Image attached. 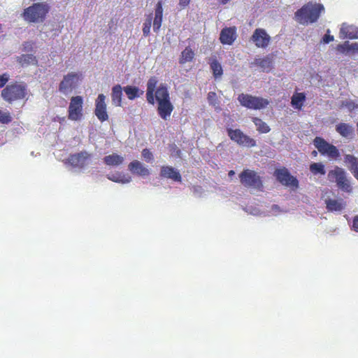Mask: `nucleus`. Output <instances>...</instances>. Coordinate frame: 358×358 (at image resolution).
Masks as SVG:
<instances>
[{
    "label": "nucleus",
    "instance_id": "1",
    "mask_svg": "<svg viewBox=\"0 0 358 358\" xmlns=\"http://www.w3.org/2000/svg\"><path fill=\"white\" fill-rule=\"evenodd\" d=\"M157 80L151 77L146 84V101L152 105L157 103V112L158 115L164 120H167L174 110V106L170 100L168 87L164 84L156 87Z\"/></svg>",
    "mask_w": 358,
    "mask_h": 358
},
{
    "label": "nucleus",
    "instance_id": "2",
    "mask_svg": "<svg viewBox=\"0 0 358 358\" xmlns=\"http://www.w3.org/2000/svg\"><path fill=\"white\" fill-rule=\"evenodd\" d=\"M323 10L324 6L322 4L310 2L298 10L294 13V17L300 24H312L318 20Z\"/></svg>",
    "mask_w": 358,
    "mask_h": 358
},
{
    "label": "nucleus",
    "instance_id": "3",
    "mask_svg": "<svg viewBox=\"0 0 358 358\" xmlns=\"http://www.w3.org/2000/svg\"><path fill=\"white\" fill-rule=\"evenodd\" d=\"M50 6L46 2L34 3L31 6L24 8L22 17L29 23H42L50 13Z\"/></svg>",
    "mask_w": 358,
    "mask_h": 358
},
{
    "label": "nucleus",
    "instance_id": "4",
    "mask_svg": "<svg viewBox=\"0 0 358 358\" xmlns=\"http://www.w3.org/2000/svg\"><path fill=\"white\" fill-rule=\"evenodd\" d=\"M1 95L4 101L11 103L27 97V87L24 83L15 81L5 86Z\"/></svg>",
    "mask_w": 358,
    "mask_h": 358
},
{
    "label": "nucleus",
    "instance_id": "5",
    "mask_svg": "<svg viewBox=\"0 0 358 358\" xmlns=\"http://www.w3.org/2000/svg\"><path fill=\"white\" fill-rule=\"evenodd\" d=\"M238 178L241 184L245 187L259 190H262L263 188L261 177L253 170L249 169H244L242 173H239Z\"/></svg>",
    "mask_w": 358,
    "mask_h": 358
},
{
    "label": "nucleus",
    "instance_id": "6",
    "mask_svg": "<svg viewBox=\"0 0 358 358\" xmlns=\"http://www.w3.org/2000/svg\"><path fill=\"white\" fill-rule=\"evenodd\" d=\"M81 80L82 74L80 73L71 72L64 75L59 84V92L65 95L69 94L77 88Z\"/></svg>",
    "mask_w": 358,
    "mask_h": 358
},
{
    "label": "nucleus",
    "instance_id": "7",
    "mask_svg": "<svg viewBox=\"0 0 358 358\" xmlns=\"http://www.w3.org/2000/svg\"><path fill=\"white\" fill-rule=\"evenodd\" d=\"M238 101L241 106L250 109L260 110L266 108L269 101L261 96H253L248 94H241Z\"/></svg>",
    "mask_w": 358,
    "mask_h": 358
},
{
    "label": "nucleus",
    "instance_id": "8",
    "mask_svg": "<svg viewBox=\"0 0 358 358\" xmlns=\"http://www.w3.org/2000/svg\"><path fill=\"white\" fill-rule=\"evenodd\" d=\"M230 140L234 141L239 146L252 148L256 146V141L248 135L244 134L241 129H227Z\"/></svg>",
    "mask_w": 358,
    "mask_h": 358
},
{
    "label": "nucleus",
    "instance_id": "9",
    "mask_svg": "<svg viewBox=\"0 0 358 358\" xmlns=\"http://www.w3.org/2000/svg\"><path fill=\"white\" fill-rule=\"evenodd\" d=\"M313 145L316 147L317 151L323 156L331 159H337L340 157V152L336 147L329 144L322 137L317 136L313 140Z\"/></svg>",
    "mask_w": 358,
    "mask_h": 358
},
{
    "label": "nucleus",
    "instance_id": "10",
    "mask_svg": "<svg viewBox=\"0 0 358 358\" xmlns=\"http://www.w3.org/2000/svg\"><path fill=\"white\" fill-rule=\"evenodd\" d=\"M68 118L72 121L80 120L83 117V96H71L68 110Z\"/></svg>",
    "mask_w": 358,
    "mask_h": 358
},
{
    "label": "nucleus",
    "instance_id": "11",
    "mask_svg": "<svg viewBox=\"0 0 358 358\" xmlns=\"http://www.w3.org/2000/svg\"><path fill=\"white\" fill-rule=\"evenodd\" d=\"M274 176L282 185L285 186H292L296 188L299 186V181L297 178L293 177L285 168L275 169Z\"/></svg>",
    "mask_w": 358,
    "mask_h": 358
},
{
    "label": "nucleus",
    "instance_id": "12",
    "mask_svg": "<svg viewBox=\"0 0 358 358\" xmlns=\"http://www.w3.org/2000/svg\"><path fill=\"white\" fill-rule=\"evenodd\" d=\"M251 41L256 47L266 48L268 46L271 41V37L266 31L262 28H257L254 31L251 36Z\"/></svg>",
    "mask_w": 358,
    "mask_h": 358
},
{
    "label": "nucleus",
    "instance_id": "13",
    "mask_svg": "<svg viewBox=\"0 0 358 358\" xmlns=\"http://www.w3.org/2000/svg\"><path fill=\"white\" fill-rule=\"evenodd\" d=\"M94 114L101 122L108 120V115L106 110V96L100 94L95 101Z\"/></svg>",
    "mask_w": 358,
    "mask_h": 358
},
{
    "label": "nucleus",
    "instance_id": "14",
    "mask_svg": "<svg viewBox=\"0 0 358 358\" xmlns=\"http://www.w3.org/2000/svg\"><path fill=\"white\" fill-rule=\"evenodd\" d=\"M90 155L87 151H81L73 155H71L68 158V162L71 166L78 169H83L90 159Z\"/></svg>",
    "mask_w": 358,
    "mask_h": 358
},
{
    "label": "nucleus",
    "instance_id": "15",
    "mask_svg": "<svg viewBox=\"0 0 358 358\" xmlns=\"http://www.w3.org/2000/svg\"><path fill=\"white\" fill-rule=\"evenodd\" d=\"M237 37L236 27H225L220 34V42L223 45H231L233 44Z\"/></svg>",
    "mask_w": 358,
    "mask_h": 358
},
{
    "label": "nucleus",
    "instance_id": "16",
    "mask_svg": "<svg viewBox=\"0 0 358 358\" xmlns=\"http://www.w3.org/2000/svg\"><path fill=\"white\" fill-rule=\"evenodd\" d=\"M160 176L163 178H169L175 182H180L182 181L180 173L172 166H163L161 168Z\"/></svg>",
    "mask_w": 358,
    "mask_h": 358
},
{
    "label": "nucleus",
    "instance_id": "17",
    "mask_svg": "<svg viewBox=\"0 0 358 358\" xmlns=\"http://www.w3.org/2000/svg\"><path fill=\"white\" fill-rule=\"evenodd\" d=\"M252 66L259 67L262 71L268 73L273 69V59L269 56L255 58L254 62L251 63Z\"/></svg>",
    "mask_w": 358,
    "mask_h": 358
},
{
    "label": "nucleus",
    "instance_id": "18",
    "mask_svg": "<svg viewBox=\"0 0 358 358\" xmlns=\"http://www.w3.org/2000/svg\"><path fill=\"white\" fill-rule=\"evenodd\" d=\"M340 38L356 39L358 38V29L353 25L343 24L340 29Z\"/></svg>",
    "mask_w": 358,
    "mask_h": 358
},
{
    "label": "nucleus",
    "instance_id": "19",
    "mask_svg": "<svg viewBox=\"0 0 358 358\" xmlns=\"http://www.w3.org/2000/svg\"><path fill=\"white\" fill-rule=\"evenodd\" d=\"M324 203L329 212H341L346 206V202L342 199H325Z\"/></svg>",
    "mask_w": 358,
    "mask_h": 358
},
{
    "label": "nucleus",
    "instance_id": "20",
    "mask_svg": "<svg viewBox=\"0 0 358 358\" xmlns=\"http://www.w3.org/2000/svg\"><path fill=\"white\" fill-rule=\"evenodd\" d=\"M129 170L133 174H136L140 176H149L150 171L147 169L143 163L139 162L138 160H134L129 164Z\"/></svg>",
    "mask_w": 358,
    "mask_h": 358
},
{
    "label": "nucleus",
    "instance_id": "21",
    "mask_svg": "<svg viewBox=\"0 0 358 358\" xmlns=\"http://www.w3.org/2000/svg\"><path fill=\"white\" fill-rule=\"evenodd\" d=\"M343 162L345 163L355 178L358 180V159L352 155H346L343 157Z\"/></svg>",
    "mask_w": 358,
    "mask_h": 358
},
{
    "label": "nucleus",
    "instance_id": "22",
    "mask_svg": "<svg viewBox=\"0 0 358 358\" xmlns=\"http://www.w3.org/2000/svg\"><path fill=\"white\" fill-rule=\"evenodd\" d=\"M162 1H159L157 3L156 5L155 19L154 22H152V28H154V31L157 32L160 29L162 23Z\"/></svg>",
    "mask_w": 358,
    "mask_h": 358
},
{
    "label": "nucleus",
    "instance_id": "23",
    "mask_svg": "<svg viewBox=\"0 0 358 358\" xmlns=\"http://www.w3.org/2000/svg\"><path fill=\"white\" fill-rule=\"evenodd\" d=\"M328 178L330 180H334L336 184L347 180L346 174L341 168L336 167L331 170L328 173Z\"/></svg>",
    "mask_w": 358,
    "mask_h": 358
},
{
    "label": "nucleus",
    "instance_id": "24",
    "mask_svg": "<svg viewBox=\"0 0 358 358\" xmlns=\"http://www.w3.org/2000/svg\"><path fill=\"white\" fill-rule=\"evenodd\" d=\"M328 178L330 180H334L336 184L347 180L346 174L341 168L336 167L331 170L328 173Z\"/></svg>",
    "mask_w": 358,
    "mask_h": 358
},
{
    "label": "nucleus",
    "instance_id": "25",
    "mask_svg": "<svg viewBox=\"0 0 358 358\" xmlns=\"http://www.w3.org/2000/svg\"><path fill=\"white\" fill-rule=\"evenodd\" d=\"M103 163L109 166H117L124 163V157L113 153L103 158Z\"/></svg>",
    "mask_w": 358,
    "mask_h": 358
},
{
    "label": "nucleus",
    "instance_id": "26",
    "mask_svg": "<svg viewBox=\"0 0 358 358\" xmlns=\"http://www.w3.org/2000/svg\"><path fill=\"white\" fill-rule=\"evenodd\" d=\"M123 90L129 100H134L137 97H140L144 93L138 87L133 85H127L123 88Z\"/></svg>",
    "mask_w": 358,
    "mask_h": 358
},
{
    "label": "nucleus",
    "instance_id": "27",
    "mask_svg": "<svg viewBox=\"0 0 358 358\" xmlns=\"http://www.w3.org/2000/svg\"><path fill=\"white\" fill-rule=\"evenodd\" d=\"M106 177L109 180L121 184L129 183L131 180L130 176H126L120 172L108 174Z\"/></svg>",
    "mask_w": 358,
    "mask_h": 358
},
{
    "label": "nucleus",
    "instance_id": "28",
    "mask_svg": "<svg viewBox=\"0 0 358 358\" xmlns=\"http://www.w3.org/2000/svg\"><path fill=\"white\" fill-rule=\"evenodd\" d=\"M17 62L22 66H28L29 64L36 65L38 64L37 58L32 54H24L17 57Z\"/></svg>",
    "mask_w": 358,
    "mask_h": 358
},
{
    "label": "nucleus",
    "instance_id": "29",
    "mask_svg": "<svg viewBox=\"0 0 358 358\" xmlns=\"http://www.w3.org/2000/svg\"><path fill=\"white\" fill-rule=\"evenodd\" d=\"M122 88L120 85L113 87L112 89V101L115 106H121L122 104Z\"/></svg>",
    "mask_w": 358,
    "mask_h": 358
},
{
    "label": "nucleus",
    "instance_id": "30",
    "mask_svg": "<svg viewBox=\"0 0 358 358\" xmlns=\"http://www.w3.org/2000/svg\"><path fill=\"white\" fill-rule=\"evenodd\" d=\"M208 64H210V69L212 70L214 78H218L223 75L222 66L216 58H210Z\"/></svg>",
    "mask_w": 358,
    "mask_h": 358
},
{
    "label": "nucleus",
    "instance_id": "31",
    "mask_svg": "<svg viewBox=\"0 0 358 358\" xmlns=\"http://www.w3.org/2000/svg\"><path fill=\"white\" fill-rule=\"evenodd\" d=\"M194 57V52L191 47L187 46L185 50L181 52V55L179 59V63L186 64L193 60Z\"/></svg>",
    "mask_w": 358,
    "mask_h": 358
},
{
    "label": "nucleus",
    "instance_id": "32",
    "mask_svg": "<svg viewBox=\"0 0 358 358\" xmlns=\"http://www.w3.org/2000/svg\"><path fill=\"white\" fill-rule=\"evenodd\" d=\"M336 130L338 134L343 137H348L352 135L354 129L352 126L348 123H339L336 127Z\"/></svg>",
    "mask_w": 358,
    "mask_h": 358
},
{
    "label": "nucleus",
    "instance_id": "33",
    "mask_svg": "<svg viewBox=\"0 0 358 358\" xmlns=\"http://www.w3.org/2000/svg\"><path fill=\"white\" fill-rule=\"evenodd\" d=\"M305 100V94L303 92H297L292 96L291 103L294 108L301 109L303 106Z\"/></svg>",
    "mask_w": 358,
    "mask_h": 358
},
{
    "label": "nucleus",
    "instance_id": "34",
    "mask_svg": "<svg viewBox=\"0 0 358 358\" xmlns=\"http://www.w3.org/2000/svg\"><path fill=\"white\" fill-rule=\"evenodd\" d=\"M252 122L255 123L257 130L260 134H267L270 131V128L267 123L260 117H252Z\"/></svg>",
    "mask_w": 358,
    "mask_h": 358
},
{
    "label": "nucleus",
    "instance_id": "35",
    "mask_svg": "<svg viewBox=\"0 0 358 358\" xmlns=\"http://www.w3.org/2000/svg\"><path fill=\"white\" fill-rule=\"evenodd\" d=\"M310 171L313 175L321 174L324 176L325 174L324 166L321 162H313L310 165Z\"/></svg>",
    "mask_w": 358,
    "mask_h": 358
},
{
    "label": "nucleus",
    "instance_id": "36",
    "mask_svg": "<svg viewBox=\"0 0 358 358\" xmlns=\"http://www.w3.org/2000/svg\"><path fill=\"white\" fill-rule=\"evenodd\" d=\"M152 24V15L150 14L148 18L145 20L143 27V32L145 37H147L150 34V27Z\"/></svg>",
    "mask_w": 358,
    "mask_h": 358
},
{
    "label": "nucleus",
    "instance_id": "37",
    "mask_svg": "<svg viewBox=\"0 0 358 358\" xmlns=\"http://www.w3.org/2000/svg\"><path fill=\"white\" fill-rule=\"evenodd\" d=\"M12 116L9 112H3L0 110V123L9 124L12 122Z\"/></svg>",
    "mask_w": 358,
    "mask_h": 358
},
{
    "label": "nucleus",
    "instance_id": "38",
    "mask_svg": "<svg viewBox=\"0 0 358 358\" xmlns=\"http://www.w3.org/2000/svg\"><path fill=\"white\" fill-rule=\"evenodd\" d=\"M336 185H337L338 187H339L341 189H342L344 192L350 193V192H352V185L350 184L348 179L344 181H342L340 183H336Z\"/></svg>",
    "mask_w": 358,
    "mask_h": 358
},
{
    "label": "nucleus",
    "instance_id": "39",
    "mask_svg": "<svg viewBox=\"0 0 358 358\" xmlns=\"http://www.w3.org/2000/svg\"><path fill=\"white\" fill-rule=\"evenodd\" d=\"M208 102L210 103V105L215 106L217 103V94L215 92H210L207 95Z\"/></svg>",
    "mask_w": 358,
    "mask_h": 358
},
{
    "label": "nucleus",
    "instance_id": "40",
    "mask_svg": "<svg viewBox=\"0 0 358 358\" xmlns=\"http://www.w3.org/2000/svg\"><path fill=\"white\" fill-rule=\"evenodd\" d=\"M142 156L144 158L145 161L148 163L151 162L153 159L152 154L151 151L148 148L143 149V150L142 151Z\"/></svg>",
    "mask_w": 358,
    "mask_h": 358
},
{
    "label": "nucleus",
    "instance_id": "41",
    "mask_svg": "<svg viewBox=\"0 0 358 358\" xmlns=\"http://www.w3.org/2000/svg\"><path fill=\"white\" fill-rule=\"evenodd\" d=\"M348 41H344L343 43L337 45L336 49L342 53H347L348 52Z\"/></svg>",
    "mask_w": 358,
    "mask_h": 358
},
{
    "label": "nucleus",
    "instance_id": "42",
    "mask_svg": "<svg viewBox=\"0 0 358 358\" xmlns=\"http://www.w3.org/2000/svg\"><path fill=\"white\" fill-rule=\"evenodd\" d=\"M8 80L9 75L8 73L0 75V89L6 86Z\"/></svg>",
    "mask_w": 358,
    "mask_h": 358
},
{
    "label": "nucleus",
    "instance_id": "43",
    "mask_svg": "<svg viewBox=\"0 0 358 358\" xmlns=\"http://www.w3.org/2000/svg\"><path fill=\"white\" fill-rule=\"evenodd\" d=\"M329 30L327 31V34L323 36L322 41L324 43H329L334 41V36L329 34Z\"/></svg>",
    "mask_w": 358,
    "mask_h": 358
},
{
    "label": "nucleus",
    "instance_id": "44",
    "mask_svg": "<svg viewBox=\"0 0 358 358\" xmlns=\"http://www.w3.org/2000/svg\"><path fill=\"white\" fill-rule=\"evenodd\" d=\"M348 49V52L353 51V52H357L358 51V43H353L350 44L348 43V45L347 46Z\"/></svg>",
    "mask_w": 358,
    "mask_h": 358
},
{
    "label": "nucleus",
    "instance_id": "45",
    "mask_svg": "<svg viewBox=\"0 0 358 358\" xmlns=\"http://www.w3.org/2000/svg\"><path fill=\"white\" fill-rule=\"evenodd\" d=\"M352 229L355 232L358 233V215L355 216L353 218Z\"/></svg>",
    "mask_w": 358,
    "mask_h": 358
},
{
    "label": "nucleus",
    "instance_id": "46",
    "mask_svg": "<svg viewBox=\"0 0 358 358\" xmlns=\"http://www.w3.org/2000/svg\"><path fill=\"white\" fill-rule=\"evenodd\" d=\"M192 0H180L179 1V6L181 9H184L186 8L188 4L191 2Z\"/></svg>",
    "mask_w": 358,
    "mask_h": 358
},
{
    "label": "nucleus",
    "instance_id": "47",
    "mask_svg": "<svg viewBox=\"0 0 358 358\" xmlns=\"http://www.w3.org/2000/svg\"><path fill=\"white\" fill-rule=\"evenodd\" d=\"M234 175H235V171H233V170L229 171V177H232Z\"/></svg>",
    "mask_w": 358,
    "mask_h": 358
},
{
    "label": "nucleus",
    "instance_id": "48",
    "mask_svg": "<svg viewBox=\"0 0 358 358\" xmlns=\"http://www.w3.org/2000/svg\"><path fill=\"white\" fill-rule=\"evenodd\" d=\"M219 3H222V4H225L227 3V2L229 1V0H218Z\"/></svg>",
    "mask_w": 358,
    "mask_h": 358
},
{
    "label": "nucleus",
    "instance_id": "49",
    "mask_svg": "<svg viewBox=\"0 0 358 358\" xmlns=\"http://www.w3.org/2000/svg\"><path fill=\"white\" fill-rule=\"evenodd\" d=\"M311 155H312L313 157H316L317 155V151H313Z\"/></svg>",
    "mask_w": 358,
    "mask_h": 358
},
{
    "label": "nucleus",
    "instance_id": "50",
    "mask_svg": "<svg viewBox=\"0 0 358 358\" xmlns=\"http://www.w3.org/2000/svg\"><path fill=\"white\" fill-rule=\"evenodd\" d=\"M1 29H2V25H1V24L0 23V31H1Z\"/></svg>",
    "mask_w": 358,
    "mask_h": 358
},
{
    "label": "nucleus",
    "instance_id": "51",
    "mask_svg": "<svg viewBox=\"0 0 358 358\" xmlns=\"http://www.w3.org/2000/svg\"><path fill=\"white\" fill-rule=\"evenodd\" d=\"M357 131L358 132V122L357 123Z\"/></svg>",
    "mask_w": 358,
    "mask_h": 358
}]
</instances>
